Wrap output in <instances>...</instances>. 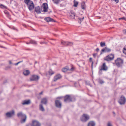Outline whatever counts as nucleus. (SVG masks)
<instances>
[{
	"label": "nucleus",
	"mask_w": 126,
	"mask_h": 126,
	"mask_svg": "<svg viewBox=\"0 0 126 126\" xmlns=\"http://www.w3.org/2000/svg\"><path fill=\"white\" fill-rule=\"evenodd\" d=\"M115 63L118 67L122 66L124 63L123 60L120 58H117L115 61Z\"/></svg>",
	"instance_id": "nucleus-1"
},
{
	"label": "nucleus",
	"mask_w": 126,
	"mask_h": 126,
	"mask_svg": "<svg viewBox=\"0 0 126 126\" xmlns=\"http://www.w3.org/2000/svg\"><path fill=\"white\" fill-rule=\"evenodd\" d=\"M90 117L88 115L86 114H83L80 117L81 120L83 122H86L89 119Z\"/></svg>",
	"instance_id": "nucleus-2"
},
{
	"label": "nucleus",
	"mask_w": 126,
	"mask_h": 126,
	"mask_svg": "<svg viewBox=\"0 0 126 126\" xmlns=\"http://www.w3.org/2000/svg\"><path fill=\"white\" fill-rule=\"evenodd\" d=\"M126 99L125 97L123 95L120 97L118 101L119 103L121 105H124L126 103Z\"/></svg>",
	"instance_id": "nucleus-3"
},
{
	"label": "nucleus",
	"mask_w": 126,
	"mask_h": 126,
	"mask_svg": "<svg viewBox=\"0 0 126 126\" xmlns=\"http://www.w3.org/2000/svg\"><path fill=\"white\" fill-rule=\"evenodd\" d=\"M75 69V68L73 67H72L70 69H69V67H66L63 68L62 69V70L63 72H65L68 70L71 71H73Z\"/></svg>",
	"instance_id": "nucleus-4"
},
{
	"label": "nucleus",
	"mask_w": 126,
	"mask_h": 126,
	"mask_svg": "<svg viewBox=\"0 0 126 126\" xmlns=\"http://www.w3.org/2000/svg\"><path fill=\"white\" fill-rule=\"evenodd\" d=\"M61 44L65 46H72L73 45L72 42L62 41Z\"/></svg>",
	"instance_id": "nucleus-5"
},
{
	"label": "nucleus",
	"mask_w": 126,
	"mask_h": 126,
	"mask_svg": "<svg viewBox=\"0 0 126 126\" xmlns=\"http://www.w3.org/2000/svg\"><path fill=\"white\" fill-rule=\"evenodd\" d=\"M39 77L37 75H32L30 78V80L31 81H37L39 79Z\"/></svg>",
	"instance_id": "nucleus-6"
},
{
	"label": "nucleus",
	"mask_w": 126,
	"mask_h": 126,
	"mask_svg": "<svg viewBox=\"0 0 126 126\" xmlns=\"http://www.w3.org/2000/svg\"><path fill=\"white\" fill-rule=\"evenodd\" d=\"M55 105L57 108H61L62 106V104L60 100H56L55 101Z\"/></svg>",
	"instance_id": "nucleus-7"
},
{
	"label": "nucleus",
	"mask_w": 126,
	"mask_h": 126,
	"mask_svg": "<svg viewBox=\"0 0 126 126\" xmlns=\"http://www.w3.org/2000/svg\"><path fill=\"white\" fill-rule=\"evenodd\" d=\"M64 101L65 102H70L72 101V98L69 95H66L64 97Z\"/></svg>",
	"instance_id": "nucleus-8"
},
{
	"label": "nucleus",
	"mask_w": 126,
	"mask_h": 126,
	"mask_svg": "<svg viewBox=\"0 0 126 126\" xmlns=\"http://www.w3.org/2000/svg\"><path fill=\"white\" fill-rule=\"evenodd\" d=\"M108 69V67L106 65V63H104L101 66V68L99 70V73L102 70L103 71H107Z\"/></svg>",
	"instance_id": "nucleus-9"
},
{
	"label": "nucleus",
	"mask_w": 126,
	"mask_h": 126,
	"mask_svg": "<svg viewBox=\"0 0 126 126\" xmlns=\"http://www.w3.org/2000/svg\"><path fill=\"white\" fill-rule=\"evenodd\" d=\"M27 7L30 11H31L33 10L35 7L34 4L32 1V2L28 5Z\"/></svg>",
	"instance_id": "nucleus-10"
},
{
	"label": "nucleus",
	"mask_w": 126,
	"mask_h": 126,
	"mask_svg": "<svg viewBox=\"0 0 126 126\" xmlns=\"http://www.w3.org/2000/svg\"><path fill=\"white\" fill-rule=\"evenodd\" d=\"M62 77V76L60 74H57L54 77V81H56L58 80L61 79Z\"/></svg>",
	"instance_id": "nucleus-11"
},
{
	"label": "nucleus",
	"mask_w": 126,
	"mask_h": 126,
	"mask_svg": "<svg viewBox=\"0 0 126 126\" xmlns=\"http://www.w3.org/2000/svg\"><path fill=\"white\" fill-rule=\"evenodd\" d=\"M32 126H40L41 124L38 121L36 120L32 121Z\"/></svg>",
	"instance_id": "nucleus-12"
},
{
	"label": "nucleus",
	"mask_w": 126,
	"mask_h": 126,
	"mask_svg": "<svg viewBox=\"0 0 126 126\" xmlns=\"http://www.w3.org/2000/svg\"><path fill=\"white\" fill-rule=\"evenodd\" d=\"M44 10L43 12H46L47 11V9L48 8V5L46 3H44L43 4Z\"/></svg>",
	"instance_id": "nucleus-13"
},
{
	"label": "nucleus",
	"mask_w": 126,
	"mask_h": 126,
	"mask_svg": "<svg viewBox=\"0 0 126 126\" xmlns=\"http://www.w3.org/2000/svg\"><path fill=\"white\" fill-rule=\"evenodd\" d=\"M15 112L14 110L8 112V118L11 117L15 115Z\"/></svg>",
	"instance_id": "nucleus-14"
},
{
	"label": "nucleus",
	"mask_w": 126,
	"mask_h": 126,
	"mask_svg": "<svg viewBox=\"0 0 126 126\" xmlns=\"http://www.w3.org/2000/svg\"><path fill=\"white\" fill-rule=\"evenodd\" d=\"M111 50L110 49L108 48L107 47H106L102 49L101 51L102 52H110Z\"/></svg>",
	"instance_id": "nucleus-15"
},
{
	"label": "nucleus",
	"mask_w": 126,
	"mask_h": 126,
	"mask_svg": "<svg viewBox=\"0 0 126 126\" xmlns=\"http://www.w3.org/2000/svg\"><path fill=\"white\" fill-rule=\"evenodd\" d=\"M35 8V11L37 14H39L41 12L40 11V7L39 6H37Z\"/></svg>",
	"instance_id": "nucleus-16"
},
{
	"label": "nucleus",
	"mask_w": 126,
	"mask_h": 126,
	"mask_svg": "<svg viewBox=\"0 0 126 126\" xmlns=\"http://www.w3.org/2000/svg\"><path fill=\"white\" fill-rule=\"evenodd\" d=\"M31 103V101L30 100H25L22 101V105H29Z\"/></svg>",
	"instance_id": "nucleus-17"
},
{
	"label": "nucleus",
	"mask_w": 126,
	"mask_h": 126,
	"mask_svg": "<svg viewBox=\"0 0 126 126\" xmlns=\"http://www.w3.org/2000/svg\"><path fill=\"white\" fill-rule=\"evenodd\" d=\"M27 119V116L26 115L21 118L20 120V122L21 123H25Z\"/></svg>",
	"instance_id": "nucleus-18"
},
{
	"label": "nucleus",
	"mask_w": 126,
	"mask_h": 126,
	"mask_svg": "<svg viewBox=\"0 0 126 126\" xmlns=\"http://www.w3.org/2000/svg\"><path fill=\"white\" fill-rule=\"evenodd\" d=\"M45 20H46L47 22H48L50 21H54V20L53 19L51 18L50 17H49L45 18Z\"/></svg>",
	"instance_id": "nucleus-19"
},
{
	"label": "nucleus",
	"mask_w": 126,
	"mask_h": 126,
	"mask_svg": "<svg viewBox=\"0 0 126 126\" xmlns=\"http://www.w3.org/2000/svg\"><path fill=\"white\" fill-rule=\"evenodd\" d=\"M113 59L111 58L110 57L108 56H107L106 57L104 58V60L105 61H111L113 60Z\"/></svg>",
	"instance_id": "nucleus-20"
},
{
	"label": "nucleus",
	"mask_w": 126,
	"mask_h": 126,
	"mask_svg": "<svg viewBox=\"0 0 126 126\" xmlns=\"http://www.w3.org/2000/svg\"><path fill=\"white\" fill-rule=\"evenodd\" d=\"M17 115L18 117H20L21 118H22L26 115L25 114H23L21 112H20L18 113Z\"/></svg>",
	"instance_id": "nucleus-21"
},
{
	"label": "nucleus",
	"mask_w": 126,
	"mask_h": 126,
	"mask_svg": "<svg viewBox=\"0 0 126 126\" xmlns=\"http://www.w3.org/2000/svg\"><path fill=\"white\" fill-rule=\"evenodd\" d=\"M47 100L46 98H45L42 99L41 101V103L46 104L47 103Z\"/></svg>",
	"instance_id": "nucleus-22"
},
{
	"label": "nucleus",
	"mask_w": 126,
	"mask_h": 126,
	"mask_svg": "<svg viewBox=\"0 0 126 126\" xmlns=\"http://www.w3.org/2000/svg\"><path fill=\"white\" fill-rule=\"evenodd\" d=\"M32 1L31 0H24V2L27 6L29 5L32 2Z\"/></svg>",
	"instance_id": "nucleus-23"
},
{
	"label": "nucleus",
	"mask_w": 126,
	"mask_h": 126,
	"mask_svg": "<svg viewBox=\"0 0 126 126\" xmlns=\"http://www.w3.org/2000/svg\"><path fill=\"white\" fill-rule=\"evenodd\" d=\"M95 125L93 121H91L88 123V126H94Z\"/></svg>",
	"instance_id": "nucleus-24"
},
{
	"label": "nucleus",
	"mask_w": 126,
	"mask_h": 126,
	"mask_svg": "<svg viewBox=\"0 0 126 126\" xmlns=\"http://www.w3.org/2000/svg\"><path fill=\"white\" fill-rule=\"evenodd\" d=\"M30 73V71L28 70H26L24 71L23 72V74L25 76L28 75Z\"/></svg>",
	"instance_id": "nucleus-25"
},
{
	"label": "nucleus",
	"mask_w": 126,
	"mask_h": 126,
	"mask_svg": "<svg viewBox=\"0 0 126 126\" xmlns=\"http://www.w3.org/2000/svg\"><path fill=\"white\" fill-rule=\"evenodd\" d=\"M81 8L83 10L85 9V4L84 2H82L81 3Z\"/></svg>",
	"instance_id": "nucleus-26"
},
{
	"label": "nucleus",
	"mask_w": 126,
	"mask_h": 126,
	"mask_svg": "<svg viewBox=\"0 0 126 126\" xmlns=\"http://www.w3.org/2000/svg\"><path fill=\"white\" fill-rule=\"evenodd\" d=\"M0 8L3 9H7V6H5L2 4H0Z\"/></svg>",
	"instance_id": "nucleus-27"
},
{
	"label": "nucleus",
	"mask_w": 126,
	"mask_h": 126,
	"mask_svg": "<svg viewBox=\"0 0 126 126\" xmlns=\"http://www.w3.org/2000/svg\"><path fill=\"white\" fill-rule=\"evenodd\" d=\"M71 14L70 16L72 17L71 18H74L75 16V14L74 12L73 11L71 12Z\"/></svg>",
	"instance_id": "nucleus-28"
},
{
	"label": "nucleus",
	"mask_w": 126,
	"mask_h": 126,
	"mask_svg": "<svg viewBox=\"0 0 126 126\" xmlns=\"http://www.w3.org/2000/svg\"><path fill=\"white\" fill-rule=\"evenodd\" d=\"M39 109L40 110H41L42 111H44L45 110L44 109V108L42 104H40V105Z\"/></svg>",
	"instance_id": "nucleus-29"
},
{
	"label": "nucleus",
	"mask_w": 126,
	"mask_h": 126,
	"mask_svg": "<svg viewBox=\"0 0 126 126\" xmlns=\"http://www.w3.org/2000/svg\"><path fill=\"white\" fill-rule=\"evenodd\" d=\"M48 73L49 74V75L50 76L54 74V72L52 70L50 69L48 71Z\"/></svg>",
	"instance_id": "nucleus-30"
},
{
	"label": "nucleus",
	"mask_w": 126,
	"mask_h": 126,
	"mask_svg": "<svg viewBox=\"0 0 126 126\" xmlns=\"http://www.w3.org/2000/svg\"><path fill=\"white\" fill-rule=\"evenodd\" d=\"M52 1L54 4H58L60 1V0H52Z\"/></svg>",
	"instance_id": "nucleus-31"
},
{
	"label": "nucleus",
	"mask_w": 126,
	"mask_h": 126,
	"mask_svg": "<svg viewBox=\"0 0 126 126\" xmlns=\"http://www.w3.org/2000/svg\"><path fill=\"white\" fill-rule=\"evenodd\" d=\"M30 43L34 44H37L36 42L34 40H30Z\"/></svg>",
	"instance_id": "nucleus-32"
},
{
	"label": "nucleus",
	"mask_w": 126,
	"mask_h": 126,
	"mask_svg": "<svg viewBox=\"0 0 126 126\" xmlns=\"http://www.w3.org/2000/svg\"><path fill=\"white\" fill-rule=\"evenodd\" d=\"M84 18V17H83L82 18H79L78 19V20L79 22V23L80 24L81 21L83 20Z\"/></svg>",
	"instance_id": "nucleus-33"
},
{
	"label": "nucleus",
	"mask_w": 126,
	"mask_h": 126,
	"mask_svg": "<svg viewBox=\"0 0 126 126\" xmlns=\"http://www.w3.org/2000/svg\"><path fill=\"white\" fill-rule=\"evenodd\" d=\"M74 6L75 7H77V6L78 5V2L74 0Z\"/></svg>",
	"instance_id": "nucleus-34"
},
{
	"label": "nucleus",
	"mask_w": 126,
	"mask_h": 126,
	"mask_svg": "<svg viewBox=\"0 0 126 126\" xmlns=\"http://www.w3.org/2000/svg\"><path fill=\"white\" fill-rule=\"evenodd\" d=\"M108 56L109 57L111 58H112V59H113L114 58V56L113 54H111Z\"/></svg>",
	"instance_id": "nucleus-35"
},
{
	"label": "nucleus",
	"mask_w": 126,
	"mask_h": 126,
	"mask_svg": "<svg viewBox=\"0 0 126 126\" xmlns=\"http://www.w3.org/2000/svg\"><path fill=\"white\" fill-rule=\"evenodd\" d=\"M100 44L101 47H103L105 46V43L104 42H101Z\"/></svg>",
	"instance_id": "nucleus-36"
},
{
	"label": "nucleus",
	"mask_w": 126,
	"mask_h": 126,
	"mask_svg": "<svg viewBox=\"0 0 126 126\" xmlns=\"http://www.w3.org/2000/svg\"><path fill=\"white\" fill-rule=\"evenodd\" d=\"M98 82L101 84H102L104 82L103 81V80H101L100 79H98Z\"/></svg>",
	"instance_id": "nucleus-37"
},
{
	"label": "nucleus",
	"mask_w": 126,
	"mask_h": 126,
	"mask_svg": "<svg viewBox=\"0 0 126 126\" xmlns=\"http://www.w3.org/2000/svg\"><path fill=\"white\" fill-rule=\"evenodd\" d=\"M123 52L124 54L126 55V46L125 47V48L123 49Z\"/></svg>",
	"instance_id": "nucleus-38"
},
{
	"label": "nucleus",
	"mask_w": 126,
	"mask_h": 126,
	"mask_svg": "<svg viewBox=\"0 0 126 126\" xmlns=\"http://www.w3.org/2000/svg\"><path fill=\"white\" fill-rule=\"evenodd\" d=\"M119 20L122 19V20H126V18H125V17H122L119 18Z\"/></svg>",
	"instance_id": "nucleus-39"
},
{
	"label": "nucleus",
	"mask_w": 126,
	"mask_h": 126,
	"mask_svg": "<svg viewBox=\"0 0 126 126\" xmlns=\"http://www.w3.org/2000/svg\"><path fill=\"white\" fill-rule=\"evenodd\" d=\"M22 62L23 61H19L16 63H15L14 64H14V65H17L19 63H20L21 62Z\"/></svg>",
	"instance_id": "nucleus-40"
},
{
	"label": "nucleus",
	"mask_w": 126,
	"mask_h": 126,
	"mask_svg": "<svg viewBox=\"0 0 126 126\" xmlns=\"http://www.w3.org/2000/svg\"><path fill=\"white\" fill-rule=\"evenodd\" d=\"M4 13L7 15H8V11L7 10H5L4 11Z\"/></svg>",
	"instance_id": "nucleus-41"
},
{
	"label": "nucleus",
	"mask_w": 126,
	"mask_h": 126,
	"mask_svg": "<svg viewBox=\"0 0 126 126\" xmlns=\"http://www.w3.org/2000/svg\"><path fill=\"white\" fill-rule=\"evenodd\" d=\"M107 126H112L111 123L110 122H109L107 124Z\"/></svg>",
	"instance_id": "nucleus-42"
},
{
	"label": "nucleus",
	"mask_w": 126,
	"mask_h": 126,
	"mask_svg": "<svg viewBox=\"0 0 126 126\" xmlns=\"http://www.w3.org/2000/svg\"><path fill=\"white\" fill-rule=\"evenodd\" d=\"M123 32L125 34H126V30H123Z\"/></svg>",
	"instance_id": "nucleus-43"
},
{
	"label": "nucleus",
	"mask_w": 126,
	"mask_h": 126,
	"mask_svg": "<svg viewBox=\"0 0 126 126\" xmlns=\"http://www.w3.org/2000/svg\"><path fill=\"white\" fill-rule=\"evenodd\" d=\"M96 54H95V53H94V54H93V57L94 58H95V57H96Z\"/></svg>",
	"instance_id": "nucleus-44"
},
{
	"label": "nucleus",
	"mask_w": 126,
	"mask_h": 126,
	"mask_svg": "<svg viewBox=\"0 0 126 126\" xmlns=\"http://www.w3.org/2000/svg\"><path fill=\"white\" fill-rule=\"evenodd\" d=\"M26 126H32V124H29L26 125Z\"/></svg>",
	"instance_id": "nucleus-45"
},
{
	"label": "nucleus",
	"mask_w": 126,
	"mask_h": 126,
	"mask_svg": "<svg viewBox=\"0 0 126 126\" xmlns=\"http://www.w3.org/2000/svg\"><path fill=\"white\" fill-rule=\"evenodd\" d=\"M99 50V49L98 48H97L96 49V51L97 52Z\"/></svg>",
	"instance_id": "nucleus-46"
},
{
	"label": "nucleus",
	"mask_w": 126,
	"mask_h": 126,
	"mask_svg": "<svg viewBox=\"0 0 126 126\" xmlns=\"http://www.w3.org/2000/svg\"><path fill=\"white\" fill-rule=\"evenodd\" d=\"M44 43H45V44H46V43L45 42H40V44H44Z\"/></svg>",
	"instance_id": "nucleus-47"
},
{
	"label": "nucleus",
	"mask_w": 126,
	"mask_h": 126,
	"mask_svg": "<svg viewBox=\"0 0 126 126\" xmlns=\"http://www.w3.org/2000/svg\"><path fill=\"white\" fill-rule=\"evenodd\" d=\"M62 97H58L57 98V99H61L62 98Z\"/></svg>",
	"instance_id": "nucleus-48"
},
{
	"label": "nucleus",
	"mask_w": 126,
	"mask_h": 126,
	"mask_svg": "<svg viewBox=\"0 0 126 126\" xmlns=\"http://www.w3.org/2000/svg\"><path fill=\"white\" fill-rule=\"evenodd\" d=\"M92 58H89V60L90 61L92 62Z\"/></svg>",
	"instance_id": "nucleus-49"
},
{
	"label": "nucleus",
	"mask_w": 126,
	"mask_h": 126,
	"mask_svg": "<svg viewBox=\"0 0 126 126\" xmlns=\"http://www.w3.org/2000/svg\"><path fill=\"white\" fill-rule=\"evenodd\" d=\"M9 63L10 64H13L11 62V61H9Z\"/></svg>",
	"instance_id": "nucleus-50"
},
{
	"label": "nucleus",
	"mask_w": 126,
	"mask_h": 126,
	"mask_svg": "<svg viewBox=\"0 0 126 126\" xmlns=\"http://www.w3.org/2000/svg\"><path fill=\"white\" fill-rule=\"evenodd\" d=\"M6 116L7 117H8V112H7L6 113Z\"/></svg>",
	"instance_id": "nucleus-51"
},
{
	"label": "nucleus",
	"mask_w": 126,
	"mask_h": 126,
	"mask_svg": "<svg viewBox=\"0 0 126 126\" xmlns=\"http://www.w3.org/2000/svg\"><path fill=\"white\" fill-rule=\"evenodd\" d=\"M43 93V92H40V93H39V94L40 95H41V94H42Z\"/></svg>",
	"instance_id": "nucleus-52"
},
{
	"label": "nucleus",
	"mask_w": 126,
	"mask_h": 126,
	"mask_svg": "<svg viewBox=\"0 0 126 126\" xmlns=\"http://www.w3.org/2000/svg\"><path fill=\"white\" fill-rule=\"evenodd\" d=\"M8 68L7 67H6V68H5V69L6 70H8Z\"/></svg>",
	"instance_id": "nucleus-53"
},
{
	"label": "nucleus",
	"mask_w": 126,
	"mask_h": 126,
	"mask_svg": "<svg viewBox=\"0 0 126 126\" xmlns=\"http://www.w3.org/2000/svg\"><path fill=\"white\" fill-rule=\"evenodd\" d=\"M13 29H14V30H17V29H15V27H13Z\"/></svg>",
	"instance_id": "nucleus-54"
},
{
	"label": "nucleus",
	"mask_w": 126,
	"mask_h": 126,
	"mask_svg": "<svg viewBox=\"0 0 126 126\" xmlns=\"http://www.w3.org/2000/svg\"><path fill=\"white\" fill-rule=\"evenodd\" d=\"M102 71L100 72V73H99H99L100 74H102Z\"/></svg>",
	"instance_id": "nucleus-55"
},
{
	"label": "nucleus",
	"mask_w": 126,
	"mask_h": 126,
	"mask_svg": "<svg viewBox=\"0 0 126 126\" xmlns=\"http://www.w3.org/2000/svg\"><path fill=\"white\" fill-rule=\"evenodd\" d=\"M93 62H92V66H93Z\"/></svg>",
	"instance_id": "nucleus-56"
},
{
	"label": "nucleus",
	"mask_w": 126,
	"mask_h": 126,
	"mask_svg": "<svg viewBox=\"0 0 126 126\" xmlns=\"http://www.w3.org/2000/svg\"><path fill=\"white\" fill-rule=\"evenodd\" d=\"M1 47H2V48H6L5 47H3L2 46H1Z\"/></svg>",
	"instance_id": "nucleus-57"
},
{
	"label": "nucleus",
	"mask_w": 126,
	"mask_h": 126,
	"mask_svg": "<svg viewBox=\"0 0 126 126\" xmlns=\"http://www.w3.org/2000/svg\"><path fill=\"white\" fill-rule=\"evenodd\" d=\"M29 43H27V44H29Z\"/></svg>",
	"instance_id": "nucleus-58"
},
{
	"label": "nucleus",
	"mask_w": 126,
	"mask_h": 126,
	"mask_svg": "<svg viewBox=\"0 0 126 126\" xmlns=\"http://www.w3.org/2000/svg\"><path fill=\"white\" fill-rule=\"evenodd\" d=\"M113 112V114H115V113L114 112Z\"/></svg>",
	"instance_id": "nucleus-59"
},
{
	"label": "nucleus",
	"mask_w": 126,
	"mask_h": 126,
	"mask_svg": "<svg viewBox=\"0 0 126 126\" xmlns=\"http://www.w3.org/2000/svg\"><path fill=\"white\" fill-rule=\"evenodd\" d=\"M8 68H10V67H9V66H8Z\"/></svg>",
	"instance_id": "nucleus-60"
},
{
	"label": "nucleus",
	"mask_w": 126,
	"mask_h": 126,
	"mask_svg": "<svg viewBox=\"0 0 126 126\" xmlns=\"http://www.w3.org/2000/svg\"><path fill=\"white\" fill-rule=\"evenodd\" d=\"M83 63L84 64V65L85 64V63Z\"/></svg>",
	"instance_id": "nucleus-61"
},
{
	"label": "nucleus",
	"mask_w": 126,
	"mask_h": 126,
	"mask_svg": "<svg viewBox=\"0 0 126 126\" xmlns=\"http://www.w3.org/2000/svg\"><path fill=\"white\" fill-rule=\"evenodd\" d=\"M8 27H9L10 28V27H9V26H8Z\"/></svg>",
	"instance_id": "nucleus-62"
}]
</instances>
